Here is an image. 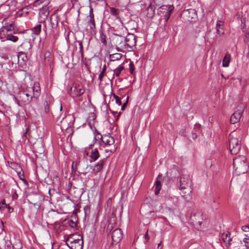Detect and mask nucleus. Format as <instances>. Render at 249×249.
<instances>
[{"label":"nucleus","instance_id":"obj_2","mask_svg":"<svg viewBox=\"0 0 249 249\" xmlns=\"http://www.w3.org/2000/svg\"><path fill=\"white\" fill-rule=\"evenodd\" d=\"M233 166L234 173L237 175L247 173L249 168L246 158L242 155L238 156L233 160Z\"/></svg>","mask_w":249,"mask_h":249},{"label":"nucleus","instance_id":"obj_52","mask_svg":"<svg viewBox=\"0 0 249 249\" xmlns=\"http://www.w3.org/2000/svg\"><path fill=\"white\" fill-rule=\"evenodd\" d=\"M144 238L145 240V242H147L149 240V237L148 235V230H147L145 235H144Z\"/></svg>","mask_w":249,"mask_h":249},{"label":"nucleus","instance_id":"obj_27","mask_svg":"<svg viewBox=\"0 0 249 249\" xmlns=\"http://www.w3.org/2000/svg\"><path fill=\"white\" fill-rule=\"evenodd\" d=\"M231 55L226 54L223 59L222 65L224 67H228L231 61Z\"/></svg>","mask_w":249,"mask_h":249},{"label":"nucleus","instance_id":"obj_49","mask_svg":"<svg viewBox=\"0 0 249 249\" xmlns=\"http://www.w3.org/2000/svg\"><path fill=\"white\" fill-rule=\"evenodd\" d=\"M45 58L46 59L47 57H49L51 56V53L50 52H46L44 53Z\"/></svg>","mask_w":249,"mask_h":249},{"label":"nucleus","instance_id":"obj_46","mask_svg":"<svg viewBox=\"0 0 249 249\" xmlns=\"http://www.w3.org/2000/svg\"><path fill=\"white\" fill-rule=\"evenodd\" d=\"M68 223L69 225L72 228H74L76 226V224L75 223V222H74L71 220L69 221Z\"/></svg>","mask_w":249,"mask_h":249},{"label":"nucleus","instance_id":"obj_56","mask_svg":"<svg viewBox=\"0 0 249 249\" xmlns=\"http://www.w3.org/2000/svg\"><path fill=\"white\" fill-rule=\"evenodd\" d=\"M217 28H218V20H217L216 23V28L217 31H218Z\"/></svg>","mask_w":249,"mask_h":249},{"label":"nucleus","instance_id":"obj_11","mask_svg":"<svg viewBox=\"0 0 249 249\" xmlns=\"http://www.w3.org/2000/svg\"><path fill=\"white\" fill-rule=\"evenodd\" d=\"M136 36L133 34H129L125 37V47L129 48H132L135 46L136 44Z\"/></svg>","mask_w":249,"mask_h":249},{"label":"nucleus","instance_id":"obj_23","mask_svg":"<svg viewBox=\"0 0 249 249\" xmlns=\"http://www.w3.org/2000/svg\"><path fill=\"white\" fill-rule=\"evenodd\" d=\"M6 40L10 41L13 42H17L18 40V37L17 36H14L11 33H6Z\"/></svg>","mask_w":249,"mask_h":249},{"label":"nucleus","instance_id":"obj_59","mask_svg":"<svg viewBox=\"0 0 249 249\" xmlns=\"http://www.w3.org/2000/svg\"><path fill=\"white\" fill-rule=\"evenodd\" d=\"M161 243H160L159 244H158V247H159Z\"/></svg>","mask_w":249,"mask_h":249},{"label":"nucleus","instance_id":"obj_53","mask_svg":"<svg viewBox=\"0 0 249 249\" xmlns=\"http://www.w3.org/2000/svg\"><path fill=\"white\" fill-rule=\"evenodd\" d=\"M7 208L8 209V212L10 213H12L14 211L13 208L10 207L9 205L7 206Z\"/></svg>","mask_w":249,"mask_h":249},{"label":"nucleus","instance_id":"obj_30","mask_svg":"<svg viewBox=\"0 0 249 249\" xmlns=\"http://www.w3.org/2000/svg\"><path fill=\"white\" fill-rule=\"evenodd\" d=\"M155 194L156 195H158L159 194L160 191L161 189L160 181L157 179L155 182Z\"/></svg>","mask_w":249,"mask_h":249},{"label":"nucleus","instance_id":"obj_51","mask_svg":"<svg viewBox=\"0 0 249 249\" xmlns=\"http://www.w3.org/2000/svg\"><path fill=\"white\" fill-rule=\"evenodd\" d=\"M147 10L148 11L150 10L152 12V13H154V10L153 9L151 4H150L148 6V7L147 8Z\"/></svg>","mask_w":249,"mask_h":249},{"label":"nucleus","instance_id":"obj_14","mask_svg":"<svg viewBox=\"0 0 249 249\" xmlns=\"http://www.w3.org/2000/svg\"><path fill=\"white\" fill-rule=\"evenodd\" d=\"M112 240L115 242H119L123 238V232L120 229H116L111 234Z\"/></svg>","mask_w":249,"mask_h":249},{"label":"nucleus","instance_id":"obj_42","mask_svg":"<svg viewBox=\"0 0 249 249\" xmlns=\"http://www.w3.org/2000/svg\"><path fill=\"white\" fill-rule=\"evenodd\" d=\"M168 7V11L169 12H171L174 9V7L173 5H168V6H167V5H163L161 7V8L162 9H166V8Z\"/></svg>","mask_w":249,"mask_h":249},{"label":"nucleus","instance_id":"obj_26","mask_svg":"<svg viewBox=\"0 0 249 249\" xmlns=\"http://www.w3.org/2000/svg\"><path fill=\"white\" fill-rule=\"evenodd\" d=\"M50 0H36L34 3L35 6H37L40 4H42L43 6L47 7V5L49 3Z\"/></svg>","mask_w":249,"mask_h":249},{"label":"nucleus","instance_id":"obj_13","mask_svg":"<svg viewBox=\"0 0 249 249\" xmlns=\"http://www.w3.org/2000/svg\"><path fill=\"white\" fill-rule=\"evenodd\" d=\"M97 141V139L96 138V136H95L93 138V143L90 144L89 145V149H92L90 158L93 160V161H95L99 158V153L97 149L96 148L94 149H92L94 143L96 142Z\"/></svg>","mask_w":249,"mask_h":249},{"label":"nucleus","instance_id":"obj_19","mask_svg":"<svg viewBox=\"0 0 249 249\" xmlns=\"http://www.w3.org/2000/svg\"><path fill=\"white\" fill-rule=\"evenodd\" d=\"M104 165V160H100L92 167V172L96 173L100 172Z\"/></svg>","mask_w":249,"mask_h":249},{"label":"nucleus","instance_id":"obj_16","mask_svg":"<svg viewBox=\"0 0 249 249\" xmlns=\"http://www.w3.org/2000/svg\"><path fill=\"white\" fill-rule=\"evenodd\" d=\"M67 245L71 249H83V241L79 240L78 241H74V242H67L66 243Z\"/></svg>","mask_w":249,"mask_h":249},{"label":"nucleus","instance_id":"obj_32","mask_svg":"<svg viewBox=\"0 0 249 249\" xmlns=\"http://www.w3.org/2000/svg\"><path fill=\"white\" fill-rule=\"evenodd\" d=\"M80 161L75 160L73 161L71 164V170L72 172L75 173L77 168V167L80 165Z\"/></svg>","mask_w":249,"mask_h":249},{"label":"nucleus","instance_id":"obj_6","mask_svg":"<svg viewBox=\"0 0 249 249\" xmlns=\"http://www.w3.org/2000/svg\"><path fill=\"white\" fill-rule=\"evenodd\" d=\"M230 235V233L229 231H226L221 234L220 238L219 239L220 240L221 246L224 249H227L231 245L232 239Z\"/></svg>","mask_w":249,"mask_h":249},{"label":"nucleus","instance_id":"obj_43","mask_svg":"<svg viewBox=\"0 0 249 249\" xmlns=\"http://www.w3.org/2000/svg\"><path fill=\"white\" fill-rule=\"evenodd\" d=\"M110 13L113 16H117L118 15V10L114 8H110Z\"/></svg>","mask_w":249,"mask_h":249},{"label":"nucleus","instance_id":"obj_10","mask_svg":"<svg viewBox=\"0 0 249 249\" xmlns=\"http://www.w3.org/2000/svg\"><path fill=\"white\" fill-rule=\"evenodd\" d=\"M57 24L58 20L57 17L55 15L51 16L50 18L49 23L48 25L49 35H52L53 34V29L57 27Z\"/></svg>","mask_w":249,"mask_h":249},{"label":"nucleus","instance_id":"obj_37","mask_svg":"<svg viewBox=\"0 0 249 249\" xmlns=\"http://www.w3.org/2000/svg\"><path fill=\"white\" fill-rule=\"evenodd\" d=\"M77 43H78L79 46V52L81 54V57H83V55H84V53H83V45H82V42L81 41L79 40V41H77Z\"/></svg>","mask_w":249,"mask_h":249},{"label":"nucleus","instance_id":"obj_15","mask_svg":"<svg viewBox=\"0 0 249 249\" xmlns=\"http://www.w3.org/2000/svg\"><path fill=\"white\" fill-rule=\"evenodd\" d=\"M88 24L90 26V28L93 30L95 28V22L94 18V14L93 9L90 8L89 15L87 17Z\"/></svg>","mask_w":249,"mask_h":249},{"label":"nucleus","instance_id":"obj_45","mask_svg":"<svg viewBox=\"0 0 249 249\" xmlns=\"http://www.w3.org/2000/svg\"><path fill=\"white\" fill-rule=\"evenodd\" d=\"M11 193L12 194V199H17L18 197V195L17 194L16 191L14 190H12Z\"/></svg>","mask_w":249,"mask_h":249},{"label":"nucleus","instance_id":"obj_36","mask_svg":"<svg viewBox=\"0 0 249 249\" xmlns=\"http://www.w3.org/2000/svg\"><path fill=\"white\" fill-rule=\"evenodd\" d=\"M7 205L5 203V201L4 200H2L0 202V210L1 211H4L7 207Z\"/></svg>","mask_w":249,"mask_h":249},{"label":"nucleus","instance_id":"obj_41","mask_svg":"<svg viewBox=\"0 0 249 249\" xmlns=\"http://www.w3.org/2000/svg\"><path fill=\"white\" fill-rule=\"evenodd\" d=\"M242 230L247 234H249V225H244L242 227Z\"/></svg>","mask_w":249,"mask_h":249},{"label":"nucleus","instance_id":"obj_50","mask_svg":"<svg viewBox=\"0 0 249 249\" xmlns=\"http://www.w3.org/2000/svg\"><path fill=\"white\" fill-rule=\"evenodd\" d=\"M128 96L126 98V102L123 105V106L121 107V109L122 110H124V108H125V107L126 106V105L127 104V102H128Z\"/></svg>","mask_w":249,"mask_h":249},{"label":"nucleus","instance_id":"obj_38","mask_svg":"<svg viewBox=\"0 0 249 249\" xmlns=\"http://www.w3.org/2000/svg\"><path fill=\"white\" fill-rule=\"evenodd\" d=\"M129 70L131 74H133L135 70L134 65L133 62H130L129 64Z\"/></svg>","mask_w":249,"mask_h":249},{"label":"nucleus","instance_id":"obj_28","mask_svg":"<svg viewBox=\"0 0 249 249\" xmlns=\"http://www.w3.org/2000/svg\"><path fill=\"white\" fill-rule=\"evenodd\" d=\"M100 34V39L101 41V42L104 45H107V40H106V35L105 33V32L102 30H101L99 31Z\"/></svg>","mask_w":249,"mask_h":249},{"label":"nucleus","instance_id":"obj_5","mask_svg":"<svg viewBox=\"0 0 249 249\" xmlns=\"http://www.w3.org/2000/svg\"><path fill=\"white\" fill-rule=\"evenodd\" d=\"M112 41L117 47L118 51H122L123 49H126L125 37L117 34H114Z\"/></svg>","mask_w":249,"mask_h":249},{"label":"nucleus","instance_id":"obj_22","mask_svg":"<svg viewBox=\"0 0 249 249\" xmlns=\"http://www.w3.org/2000/svg\"><path fill=\"white\" fill-rule=\"evenodd\" d=\"M13 27L12 22H5L0 29H2L3 31H5L6 33H9L12 31V27Z\"/></svg>","mask_w":249,"mask_h":249},{"label":"nucleus","instance_id":"obj_54","mask_svg":"<svg viewBox=\"0 0 249 249\" xmlns=\"http://www.w3.org/2000/svg\"><path fill=\"white\" fill-rule=\"evenodd\" d=\"M192 138L194 139V140H195L197 138V135L196 133H192Z\"/></svg>","mask_w":249,"mask_h":249},{"label":"nucleus","instance_id":"obj_24","mask_svg":"<svg viewBox=\"0 0 249 249\" xmlns=\"http://www.w3.org/2000/svg\"><path fill=\"white\" fill-rule=\"evenodd\" d=\"M124 69L123 64H120L117 68L114 70V75L116 77H119L121 75L122 71Z\"/></svg>","mask_w":249,"mask_h":249},{"label":"nucleus","instance_id":"obj_8","mask_svg":"<svg viewBox=\"0 0 249 249\" xmlns=\"http://www.w3.org/2000/svg\"><path fill=\"white\" fill-rule=\"evenodd\" d=\"M98 138L101 139L106 146L112 145L114 143V139L110 134H104L103 136L100 134H98Z\"/></svg>","mask_w":249,"mask_h":249},{"label":"nucleus","instance_id":"obj_44","mask_svg":"<svg viewBox=\"0 0 249 249\" xmlns=\"http://www.w3.org/2000/svg\"><path fill=\"white\" fill-rule=\"evenodd\" d=\"M11 245V242L9 240H6L5 241V246L6 247L7 249H10Z\"/></svg>","mask_w":249,"mask_h":249},{"label":"nucleus","instance_id":"obj_39","mask_svg":"<svg viewBox=\"0 0 249 249\" xmlns=\"http://www.w3.org/2000/svg\"><path fill=\"white\" fill-rule=\"evenodd\" d=\"M43 23V31L44 32L45 36H47L48 33H49L48 26L45 22Z\"/></svg>","mask_w":249,"mask_h":249},{"label":"nucleus","instance_id":"obj_40","mask_svg":"<svg viewBox=\"0 0 249 249\" xmlns=\"http://www.w3.org/2000/svg\"><path fill=\"white\" fill-rule=\"evenodd\" d=\"M113 97L115 99V101L117 104H118L119 106H121L122 105V102L121 101V99L116 95L114 94Z\"/></svg>","mask_w":249,"mask_h":249},{"label":"nucleus","instance_id":"obj_7","mask_svg":"<svg viewBox=\"0 0 249 249\" xmlns=\"http://www.w3.org/2000/svg\"><path fill=\"white\" fill-rule=\"evenodd\" d=\"M70 94L73 97H80L85 92L84 89L80 85L73 84L71 88Z\"/></svg>","mask_w":249,"mask_h":249},{"label":"nucleus","instance_id":"obj_31","mask_svg":"<svg viewBox=\"0 0 249 249\" xmlns=\"http://www.w3.org/2000/svg\"><path fill=\"white\" fill-rule=\"evenodd\" d=\"M13 249H21L22 248V244L20 240H17L12 246Z\"/></svg>","mask_w":249,"mask_h":249},{"label":"nucleus","instance_id":"obj_47","mask_svg":"<svg viewBox=\"0 0 249 249\" xmlns=\"http://www.w3.org/2000/svg\"><path fill=\"white\" fill-rule=\"evenodd\" d=\"M116 147L115 146V145H114L111 149H106V151L107 152H109L110 153H113L116 150Z\"/></svg>","mask_w":249,"mask_h":249},{"label":"nucleus","instance_id":"obj_18","mask_svg":"<svg viewBox=\"0 0 249 249\" xmlns=\"http://www.w3.org/2000/svg\"><path fill=\"white\" fill-rule=\"evenodd\" d=\"M79 240H83V236L77 232L74 233L73 234H70L69 236L66 241V243H67V242L68 243L74 242V241H79Z\"/></svg>","mask_w":249,"mask_h":249},{"label":"nucleus","instance_id":"obj_58","mask_svg":"<svg viewBox=\"0 0 249 249\" xmlns=\"http://www.w3.org/2000/svg\"><path fill=\"white\" fill-rule=\"evenodd\" d=\"M51 59H52V58H51V57H50V58L48 59V60L50 61V60H51Z\"/></svg>","mask_w":249,"mask_h":249},{"label":"nucleus","instance_id":"obj_29","mask_svg":"<svg viewBox=\"0 0 249 249\" xmlns=\"http://www.w3.org/2000/svg\"><path fill=\"white\" fill-rule=\"evenodd\" d=\"M122 56V54L119 53H116L111 54L110 55V61H115L116 60H119L121 58Z\"/></svg>","mask_w":249,"mask_h":249},{"label":"nucleus","instance_id":"obj_33","mask_svg":"<svg viewBox=\"0 0 249 249\" xmlns=\"http://www.w3.org/2000/svg\"><path fill=\"white\" fill-rule=\"evenodd\" d=\"M6 32L4 31H3L2 29H0V40L1 42H4L6 41Z\"/></svg>","mask_w":249,"mask_h":249},{"label":"nucleus","instance_id":"obj_3","mask_svg":"<svg viewBox=\"0 0 249 249\" xmlns=\"http://www.w3.org/2000/svg\"><path fill=\"white\" fill-rule=\"evenodd\" d=\"M18 97L23 104L25 105L29 103L33 97L32 89L27 87L25 90L19 92Z\"/></svg>","mask_w":249,"mask_h":249},{"label":"nucleus","instance_id":"obj_12","mask_svg":"<svg viewBox=\"0 0 249 249\" xmlns=\"http://www.w3.org/2000/svg\"><path fill=\"white\" fill-rule=\"evenodd\" d=\"M243 111V107H240V108L235 111L231 116L230 122L231 124H234L238 122L241 117Z\"/></svg>","mask_w":249,"mask_h":249},{"label":"nucleus","instance_id":"obj_48","mask_svg":"<svg viewBox=\"0 0 249 249\" xmlns=\"http://www.w3.org/2000/svg\"><path fill=\"white\" fill-rule=\"evenodd\" d=\"M220 26L221 24L219 23V35L220 34H223L224 33V29H223V28L221 27Z\"/></svg>","mask_w":249,"mask_h":249},{"label":"nucleus","instance_id":"obj_34","mask_svg":"<svg viewBox=\"0 0 249 249\" xmlns=\"http://www.w3.org/2000/svg\"><path fill=\"white\" fill-rule=\"evenodd\" d=\"M106 71V65H104L102 71L100 73L98 77V79L100 80V82H101L103 80V78L104 77V74L105 73V71Z\"/></svg>","mask_w":249,"mask_h":249},{"label":"nucleus","instance_id":"obj_1","mask_svg":"<svg viewBox=\"0 0 249 249\" xmlns=\"http://www.w3.org/2000/svg\"><path fill=\"white\" fill-rule=\"evenodd\" d=\"M179 189L181 191L180 194L186 199H190L192 192V181L188 176H183L180 177Z\"/></svg>","mask_w":249,"mask_h":249},{"label":"nucleus","instance_id":"obj_21","mask_svg":"<svg viewBox=\"0 0 249 249\" xmlns=\"http://www.w3.org/2000/svg\"><path fill=\"white\" fill-rule=\"evenodd\" d=\"M31 30L32 31V35L33 36H37L40 33L41 30V25L38 24L32 28Z\"/></svg>","mask_w":249,"mask_h":249},{"label":"nucleus","instance_id":"obj_17","mask_svg":"<svg viewBox=\"0 0 249 249\" xmlns=\"http://www.w3.org/2000/svg\"><path fill=\"white\" fill-rule=\"evenodd\" d=\"M29 88H31L32 89L33 97L37 98L40 93V88L39 84L38 82L35 83L33 85H31L28 87Z\"/></svg>","mask_w":249,"mask_h":249},{"label":"nucleus","instance_id":"obj_35","mask_svg":"<svg viewBox=\"0 0 249 249\" xmlns=\"http://www.w3.org/2000/svg\"><path fill=\"white\" fill-rule=\"evenodd\" d=\"M246 236L243 240V242L245 244L246 247L249 249V234H245Z\"/></svg>","mask_w":249,"mask_h":249},{"label":"nucleus","instance_id":"obj_57","mask_svg":"<svg viewBox=\"0 0 249 249\" xmlns=\"http://www.w3.org/2000/svg\"><path fill=\"white\" fill-rule=\"evenodd\" d=\"M62 108H63V107H62V105L61 104V105H60V111H62Z\"/></svg>","mask_w":249,"mask_h":249},{"label":"nucleus","instance_id":"obj_20","mask_svg":"<svg viewBox=\"0 0 249 249\" xmlns=\"http://www.w3.org/2000/svg\"><path fill=\"white\" fill-rule=\"evenodd\" d=\"M51 103V97L47 96L44 98L43 106L44 107V111L46 113H49L50 109V106Z\"/></svg>","mask_w":249,"mask_h":249},{"label":"nucleus","instance_id":"obj_9","mask_svg":"<svg viewBox=\"0 0 249 249\" xmlns=\"http://www.w3.org/2000/svg\"><path fill=\"white\" fill-rule=\"evenodd\" d=\"M49 11L47 7L43 6L39 9L38 14V20L40 23H45L47 19Z\"/></svg>","mask_w":249,"mask_h":249},{"label":"nucleus","instance_id":"obj_4","mask_svg":"<svg viewBox=\"0 0 249 249\" xmlns=\"http://www.w3.org/2000/svg\"><path fill=\"white\" fill-rule=\"evenodd\" d=\"M229 148L232 154H236L241 149L240 140L234 137L233 133L230 136Z\"/></svg>","mask_w":249,"mask_h":249},{"label":"nucleus","instance_id":"obj_55","mask_svg":"<svg viewBox=\"0 0 249 249\" xmlns=\"http://www.w3.org/2000/svg\"><path fill=\"white\" fill-rule=\"evenodd\" d=\"M195 126V129H198L200 127V125L199 124H196Z\"/></svg>","mask_w":249,"mask_h":249},{"label":"nucleus","instance_id":"obj_60","mask_svg":"<svg viewBox=\"0 0 249 249\" xmlns=\"http://www.w3.org/2000/svg\"><path fill=\"white\" fill-rule=\"evenodd\" d=\"M83 173L85 175V174H87V172H84V173Z\"/></svg>","mask_w":249,"mask_h":249},{"label":"nucleus","instance_id":"obj_25","mask_svg":"<svg viewBox=\"0 0 249 249\" xmlns=\"http://www.w3.org/2000/svg\"><path fill=\"white\" fill-rule=\"evenodd\" d=\"M18 62L22 61L23 62L25 63L28 61L26 54L22 52L18 53Z\"/></svg>","mask_w":249,"mask_h":249}]
</instances>
